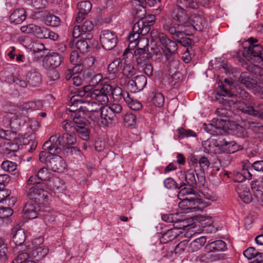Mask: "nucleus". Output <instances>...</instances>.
<instances>
[{
    "mask_svg": "<svg viewBox=\"0 0 263 263\" xmlns=\"http://www.w3.org/2000/svg\"><path fill=\"white\" fill-rule=\"evenodd\" d=\"M244 256L249 259H252L255 257L257 259L261 258L262 257V254L259 253L256 249L253 247H250L246 249L243 252Z\"/></svg>",
    "mask_w": 263,
    "mask_h": 263,
    "instance_id": "38",
    "label": "nucleus"
},
{
    "mask_svg": "<svg viewBox=\"0 0 263 263\" xmlns=\"http://www.w3.org/2000/svg\"><path fill=\"white\" fill-rule=\"evenodd\" d=\"M43 242V238L39 237L34 239L28 246V250L31 258L39 260L44 258L48 252V248L44 246H40Z\"/></svg>",
    "mask_w": 263,
    "mask_h": 263,
    "instance_id": "8",
    "label": "nucleus"
},
{
    "mask_svg": "<svg viewBox=\"0 0 263 263\" xmlns=\"http://www.w3.org/2000/svg\"><path fill=\"white\" fill-rule=\"evenodd\" d=\"M93 28V25L90 21H86L81 26L78 25L74 27L72 32L73 37L78 38L81 35L90 32Z\"/></svg>",
    "mask_w": 263,
    "mask_h": 263,
    "instance_id": "18",
    "label": "nucleus"
},
{
    "mask_svg": "<svg viewBox=\"0 0 263 263\" xmlns=\"http://www.w3.org/2000/svg\"><path fill=\"white\" fill-rule=\"evenodd\" d=\"M123 66V62L120 59H116L110 63L108 66L109 74L111 75V78L114 79L116 77L119 71L120 68Z\"/></svg>",
    "mask_w": 263,
    "mask_h": 263,
    "instance_id": "32",
    "label": "nucleus"
},
{
    "mask_svg": "<svg viewBox=\"0 0 263 263\" xmlns=\"http://www.w3.org/2000/svg\"><path fill=\"white\" fill-rule=\"evenodd\" d=\"M206 242V238L202 236L193 240L190 243L192 251H197L201 249Z\"/></svg>",
    "mask_w": 263,
    "mask_h": 263,
    "instance_id": "40",
    "label": "nucleus"
},
{
    "mask_svg": "<svg viewBox=\"0 0 263 263\" xmlns=\"http://www.w3.org/2000/svg\"><path fill=\"white\" fill-rule=\"evenodd\" d=\"M76 47L81 52L84 53L88 50V44L87 41L85 40H79L76 43Z\"/></svg>",
    "mask_w": 263,
    "mask_h": 263,
    "instance_id": "60",
    "label": "nucleus"
},
{
    "mask_svg": "<svg viewBox=\"0 0 263 263\" xmlns=\"http://www.w3.org/2000/svg\"><path fill=\"white\" fill-rule=\"evenodd\" d=\"M61 127L64 132L62 135L58 134L50 137L49 140L44 143L43 149L60 153L61 146L65 148L76 143L77 135L85 140L89 138L88 127L82 118L75 117L72 121L66 120L62 122Z\"/></svg>",
    "mask_w": 263,
    "mask_h": 263,
    "instance_id": "1",
    "label": "nucleus"
},
{
    "mask_svg": "<svg viewBox=\"0 0 263 263\" xmlns=\"http://www.w3.org/2000/svg\"><path fill=\"white\" fill-rule=\"evenodd\" d=\"M36 36L40 39H49L56 41L59 38L58 34L52 31L49 29L45 27H39Z\"/></svg>",
    "mask_w": 263,
    "mask_h": 263,
    "instance_id": "26",
    "label": "nucleus"
},
{
    "mask_svg": "<svg viewBox=\"0 0 263 263\" xmlns=\"http://www.w3.org/2000/svg\"><path fill=\"white\" fill-rule=\"evenodd\" d=\"M37 179L46 181L48 180L51 177V173L46 167L41 168L37 174Z\"/></svg>",
    "mask_w": 263,
    "mask_h": 263,
    "instance_id": "52",
    "label": "nucleus"
},
{
    "mask_svg": "<svg viewBox=\"0 0 263 263\" xmlns=\"http://www.w3.org/2000/svg\"><path fill=\"white\" fill-rule=\"evenodd\" d=\"M200 203L199 198H185L179 203V206L182 210H195L198 209V204Z\"/></svg>",
    "mask_w": 263,
    "mask_h": 263,
    "instance_id": "21",
    "label": "nucleus"
},
{
    "mask_svg": "<svg viewBox=\"0 0 263 263\" xmlns=\"http://www.w3.org/2000/svg\"><path fill=\"white\" fill-rule=\"evenodd\" d=\"M28 196L31 199L34 200L36 203L28 202L24 207L23 212L25 217L33 219L37 216V204L43 203L47 199L48 193L39 185H35L30 189Z\"/></svg>",
    "mask_w": 263,
    "mask_h": 263,
    "instance_id": "2",
    "label": "nucleus"
},
{
    "mask_svg": "<svg viewBox=\"0 0 263 263\" xmlns=\"http://www.w3.org/2000/svg\"><path fill=\"white\" fill-rule=\"evenodd\" d=\"M199 1L197 0H177L176 6L180 8L188 10L196 9L198 7Z\"/></svg>",
    "mask_w": 263,
    "mask_h": 263,
    "instance_id": "31",
    "label": "nucleus"
},
{
    "mask_svg": "<svg viewBox=\"0 0 263 263\" xmlns=\"http://www.w3.org/2000/svg\"><path fill=\"white\" fill-rule=\"evenodd\" d=\"M59 154L44 149L40 154L39 159L52 171L62 173L66 169V164L63 159L58 155Z\"/></svg>",
    "mask_w": 263,
    "mask_h": 263,
    "instance_id": "4",
    "label": "nucleus"
},
{
    "mask_svg": "<svg viewBox=\"0 0 263 263\" xmlns=\"http://www.w3.org/2000/svg\"><path fill=\"white\" fill-rule=\"evenodd\" d=\"M124 66L122 69V73L123 75L127 77H132L136 73V69L134 68V66L131 64H127L124 63Z\"/></svg>",
    "mask_w": 263,
    "mask_h": 263,
    "instance_id": "47",
    "label": "nucleus"
},
{
    "mask_svg": "<svg viewBox=\"0 0 263 263\" xmlns=\"http://www.w3.org/2000/svg\"><path fill=\"white\" fill-rule=\"evenodd\" d=\"M134 57L137 64L140 66L146 64L150 62V55L144 48L139 47L136 49Z\"/></svg>",
    "mask_w": 263,
    "mask_h": 263,
    "instance_id": "20",
    "label": "nucleus"
},
{
    "mask_svg": "<svg viewBox=\"0 0 263 263\" xmlns=\"http://www.w3.org/2000/svg\"><path fill=\"white\" fill-rule=\"evenodd\" d=\"M148 101H150L155 106L161 107L163 106L164 102V98L160 92H152L148 98Z\"/></svg>",
    "mask_w": 263,
    "mask_h": 263,
    "instance_id": "34",
    "label": "nucleus"
},
{
    "mask_svg": "<svg viewBox=\"0 0 263 263\" xmlns=\"http://www.w3.org/2000/svg\"><path fill=\"white\" fill-rule=\"evenodd\" d=\"M29 123V127L32 132L31 134H25L24 135V143L25 144L34 139L35 132L37 131L40 127V124L39 122L34 119H30Z\"/></svg>",
    "mask_w": 263,
    "mask_h": 263,
    "instance_id": "24",
    "label": "nucleus"
},
{
    "mask_svg": "<svg viewBox=\"0 0 263 263\" xmlns=\"http://www.w3.org/2000/svg\"><path fill=\"white\" fill-rule=\"evenodd\" d=\"M239 80L242 84H244L247 88H253L256 87V84L253 81L251 82L250 79L245 74H242L239 78Z\"/></svg>",
    "mask_w": 263,
    "mask_h": 263,
    "instance_id": "53",
    "label": "nucleus"
},
{
    "mask_svg": "<svg viewBox=\"0 0 263 263\" xmlns=\"http://www.w3.org/2000/svg\"><path fill=\"white\" fill-rule=\"evenodd\" d=\"M14 235L13 236V240L15 244L17 246L22 245L26 239V235L23 229H18L14 228L13 230Z\"/></svg>",
    "mask_w": 263,
    "mask_h": 263,
    "instance_id": "36",
    "label": "nucleus"
},
{
    "mask_svg": "<svg viewBox=\"0 0 263 263\" xmlns=\"http://www.w3.org/2000/svg\"><path fill=\"white\" fill-rule=\"evenodd\" d=\"M179 178L184 179L185 182H183V185H189L192 187L203 186L205 183V178L203 171L196 173L193 169H189L181 172Z\"/></svg>",
    "mask_w": 263,
    "mask_h": 263,
    "instance_id": "6",
    "label": "nucleus"
},
{
    "mask_svg": "<svg viewBox=\"0 0 263 263\" xmlns=\"http://www.w3.org/2000/svg\"><path fill=\"white\" fill-rule=\"evenodd\" d=\"M215 121L213 120L212 123L210 124L204 123L203 125V128L205 132L210 133L211 135L218 134V131L216 130V128L214 125Z\"/></svg>",
    "mask_w": 263,
    "mask_h": 263,
    "instance_id": "55",
    "label": "nucleus"
},
{
    "mask_svg": "<svg viewBox=\"0 0 263 263\" xmlns=\"http://www.w3.org/2000/svg\"><path fill=\"white\" fill-rule=\"evenodd\" d=\"M108 106V109L111 113H114L115 117L117 115L120 114L122 110V106L118 103H113Z\"/></svg>",
    "mask_w": 263,
    "mask_h": 263,
    "instance_id": "57",
    "label": "nucleus"
},
{
    "mask_svg": "<svg viewBox=\"0 0 263 263\" xmlns=\"http://www.w3.org/2000/svg\"><path fill=\"white\" fill-rule=\"evenodd\" d=\"M125 92V91H122L121 88L115 87H113L111 95L114 99H119L121 97L123 98V95Z\"/></svg>",
    "mask_w": 263,
    "mask_h": 263,
    "instance_id": "64",
    "label": "nucleus"
},
{
    "mask_svg": "<svg viewBox=\"0 0 263 263\" xmlns=\"http://www.w3.org/2000/svg\"><path fill=\"white\" fill-rule=\"evenodd\" d=\"M147 83V79L143 75L138 76L136 77L132 81V85H134L136 90L140 91L142 90Z\"/></svg>",
    "mask_w": 263,
    "mask_h": 263,
    "instance_id": "37",
    "label": "nucleus"
},
{
    "mask_svg": "<svg viewBox=\"0 0 263 263\" xmlns=\"http://www.w3.org/2000/svg\"><path fill=\"white\" fill-rule=\"evenodd\" d=\"M236 190L239 198L243 202L249 203L252 201V195L246 184L239 183L237 185Z\"/></svg>",
    "mask_w": 263,
    "mask_h": 263,
    "instance_id": "17",
    "label": "nucleus"
},
{
    "mask_svg": "<svg viewBox=\"0 0 263 263\" xmlns=\"http://www.w3.org/2000/svg\"><path fill=\"white\" fill-rule=\"evenodd\" d=\"M63 60V58L56 52H51L46 55L42 60V66L47 70H52L59 67Z\"/></svg>",
    "mask_w": 263,
    "mask_h": 263,
    "instance_id": "12",
    "label": "nucleus"
},
{
    "mask_svg": "<svg viewBox=\"0 0 263 263\" xmlns=\"http://www.w3.org/2000/svg\"><path fill=\"white\" fill-rule=\"evenodd\" d=\"M225 85L221 84L219 86L221 95L223 97H230L232 96V93L230 91V87L232 82L228 79H225Z\"/></svg>",
    "mask_w": 263,
    "mask_h": 263,
    "instance_id": "39",
    "label": "nucleus"
},
{
    "mask_svg": "<svg viewBox=\"0 0 263 263\" xmlns=\"http://www.w3.org/2000/svg\"><path fill=\"white\" fill-rule=\"evenodd\" d=\"M239 107L242 112L263 120V103H258L253 106L243 102Z\"/></svg>",
    "mask_w": 263,
    "mask_h": 263,
    "instance_id": "14",
    "label": "nucleus"
},
{
    "mask_svg": "<svg viewBox=\"0 0 263 263\" xmlns=\"http://www.w3.org/2000/svg\"><path fill=\"white\" fill-rule=\"evenodd\" d=\"M123 99L128 106L133 110H139L142 108V104L138 101L133 99L128 92H125Z\"/></svg>",
    "mask_w": 263,
    "mask_h": 263,
    "instance_id": "28",
    "label": "nucleus"
},
{
    "mask_svg": "<svg viewBox=\"0 0 263 263\" xmlns=\"http://www.w3.org/2000/svg\"><path fill=\"white\" fill-rule=\"evenodd\" d=\"M91 7V4L89 1L81 2L78 5V11L86 15L90 11Z\"/></svg>",
    "mask_w": 263,
    "mask_h": 263,
    "instance_id": "46",
    "label": "nucleus"
},
{
    "mask_svg": "<svg viewBox=\"0 0 263 263\" xmlns=\"http://www.w3.org/2000/svg\"><path fill=\"white\" fill-rule=\"evenodd\" d=\"M171 16L174 21L180 23L179 25H182L185 27L186 24L190 21L186 10L180 8L177 6L173 9Z\"/></svg>",
    "mask_w": 263,
    "mask_h": 263,
    "instance_id": "16",
    "label": "nucleus"
},
{
    "mask_svg": "<svg viewBox=\"0 0 263 263\" xmlns=\"http://www.w3.org/2000/svg\"><path fill=\"white\" fill-rule=\"evenodd\" d=\"M181 233L177 229H173L168 230L163 236V238L167 241H171L176 238Z\"/></svg>",
    "mask_w": 263,
    "mask_h": 263,
    "instance_id": "49",
    "label": "nucleus"
},
{
    "mask_svg": "<svg viewBox=\"0 0 263 263\" xmlns=\"http://www.w3.org/2000/svg\"><path fill=\"white\" fill-rule=\"evenodd\" d=\"M70 61L71 64H75L81 63V59L79 52L76 50H73L70 55Z\"/></svg>",
    "mask_w": 263,
    "mask_h": 263,
    "instance_id": "63",
    "label": "nucleus"
},
{
    "mask_svg": "<svg viewBox=\"0 0 263 263\" xmlns=\"http://www.w3.org/2000/svg\"><path fill=\"white\" fill-rule=\"evenodd\" d=\"M252 176V175L249 170L244 167L242 173L238 172L235 175V181L241 182L246 179H251Z\"/></svg>",
    "mask_w": 263,
    "mask_h": 263,
    "instance_id": "41",
    "label": "nucleus"
},
{
    "mask_svg": "<svg viewBox=\"0 0 263 263\" xmlns=\"http://www.w3.org/2000/svg\"><path fill=\"white\" fill-rule=\"evenodd\" d=\"M27 2L29 5L35 9L44 8L46 4L45 0H27Z\"/></svg>",
    "mask_w": 263,
    "mask_h": 263,
    "instance_id": "56",
    "label": "nucleus"
},
{
    "mask_svg": "<svg viewBox=\"0 0 263 263\" xmlns=\"http://www.w3.org/2000/svg\"><path fill=\"white\" fill-rule=\"evenodd\" d=\"M208 252L223 251L227 249V245L224 241L221 240H217L208 243L206 246Z\"/></svg>",
    "mask_w": 263,
    "mask_h": 263,
    "instance_id": "25",
    "label": "nucleus"
},
{
    "mask_svg": "<svg viewBox=\"0 0 263 263\" xmlns=\"http://www.w3.org/2000/svg\"><path fill=\"white\" fill-rule=\"evenodd\" d=\"M252 190L254 192L255 196L258 198L263 195L262 192L260 189L257 181H252L251 183Z\"/></svg>",
    "mask_w": 263,
    "mask_h": 263,
    "instance_id": "59",
    "label": "nucleus"
},
{
    "mask_svg": "<svg viewBox=\"0 0 263 263\" xmlns=\"http://www.w3.org/2000/svg\"><path fill=\"white\" fill-rule=\"evenodd\" d=\"M217 146L225 148L230 153H233L241 148L240 146L236 144L235 142L233 141H228L225 139L220 141V144H217Z\"/></svg>",
    "mask_w": 263,
    "mask_h": 263,
    "instance_id": "30",
    "label": "nucleus"
},
{
    "mask_svg": "<svg viewBox=\"0 0 263 263\" xmlns=\"http://www.w3.org/2000/svg\"><path fill=\"white\" fill-rule=\"evenodd\" d=\"M77 96H78L77 95L71 98L70 100V103L71 104V107L82 104V105L80 106V108L83 109L85 111L94 112L101 110L102 107H100L99 104L94 100L90 101L84 99L79 100L77 98Z\"/></svg>",
    "mask_w": 263,
    "mask_h": 263,
    "instance_id": "10",
    "label": "nucleus"
},
{
    "mask_svg": "<svg viewBox=\"0 0 263 263\" xmlns=\"http://www.w3.org/2000/svg\"><path fill=\"white\" fill-rule=\"evenodd\" d=\"M190 21L186 24V27H188L192 30H196L199 31L203 30L206 22L204 18L199 14H194L189 16Z\"/></svg>",
    "mask_w": 263,
    "mask_h": 263,
    "instance_id": "15",
    "label": "nucleus"
},
{
    "mask_svg": "<svg viewBox=\"0 0 263 263\" xmlns=\"http://www.w3.org/2000/svg\"><path fill=\"white\" fill-rule=\"evenodd\" d=\"M39 27L40 26L31 24L26 26H22L21 28V30L22 32L26 33H32L36 36L37 32L39 31Z\"/></svg>",
    "mask_w": 263,
    "mask_h": 263,
    "instance_id": "45",
    "label": "nucleus"
},
{
    "mask_svg": "<svg viewBox=\"0 0 263 263\" xmlns=\"http://www.w3.org/2000/svg\"><path fill=\"white\" fill-rule=\"evenodd\" d=\"M100 116L101 124L106 126L111 125L116 119L114 113L108 110L107 106L101 107Z\"/></svg>",
    "mask_w": 263,
    "mask_h": 263,
    "instance_id": "19",
    "label": "nucleus"
},
{
    "mask_svg": "<svg viewBox=\"0 0 263 263\" xmlns=\"http://www.w3.org/2000/svg\"><path fill=\"white\" fill-rule=\"evenodd\" d=\"M28 253H20L13 260V263H36L35 261H32Z\"/></svg>",
    "mask_w": 263,
    "mask_h": 263,
    "instance_id": "42",
    "label": "nucleus"
},
{
    "mask_svg": "<svg viewBox=\"0 0 263 263\" xmlns=\"http://www.w3.org/2000/svg\"><path fill=\"white\" fill-rule=\"evenodd\" d=\"M26 122V119H23L22 120L16 121L14 119L13 117H10V115L6 114L3 117L2 122L4 127L8 128L11 127L15 128V125L18 124L20 126L24 125Z\"/></svg>",
    "mask_w": 263,
    "mask_h": 263,
    "instance_id": "29",
    "label": "nucleus"
},
{
    "mask_svg": "<svg viewBox=\"0 0 263 263\" xmlns=\"http://www.w3.org/2000/svg\"><path fill=\"white\" fill-rule=\"evenodd\" d=\"M77 95L84 97L86 99L90 98L91 100L97 101L101 104H105L108 102V98L106 95L99 89H94L91 85H87L79 89L77 92Z\"/></svg>",
    "mask_w": 263,
    "mask_h": 263,
    "instance_id": "7",
    "label": "nucleus"
},
{
    "mask_svg": "<svg viewBox=\"0 0 263 263\" xmlns=\"http://www.w3.org/2000/svg\"><path fill=\"white\" fill-rule=\"evenodd\" d=\"M26 79L28 84L32 87L38 86L42 82L41 74L35 70L29 71L26 74Z\"/></svg>",
    "mask_w": 263,
    "mask_h": 263,
    "instance_id": "22",
    "label": "nucleus"
},
{
    "mask_svg": "<svg viewBox=\"0 0 263 263\" xmlns=\"http://www.w3.org/2000/svg\"><path fill=\"white\" fill-rule=\"evenodd\" d=\"M249 44L248 48H245L242 54L245 57L250 60L252 57L260 59L261 54L263 51L262 45L257 44L258 40L253 37H250L248 40Z\"/></svg>",
    "mask_w": 263,
    "mask_h": 263,
    "instance_id": "11",
    "label": "nucleus"
},
{
    "mask_svg": "<svg viewBox=\"0 0 263 263\" xmlns=\"http://www.w3.org/2000/svg\"><path fill=\"white\" fill-rule=\"evenodd\" d=\"M149 30V26L147 24H145L143 21L141 20L135 23L133 27V32H139L142 36L147 34Z\"/></svg>",
    "mask_w": 263,
    "mask_h": 263,
    "instance_id": "35",
    "label": "nucleus"
},
{
    "mask_svg": "<svg viewBox=\"0 0 263 263\" xmlns=\"http://www.w3.org/2000/svg\"><path fill=\"white\" fill-rule=\"evenodd\" d=\"M42 101L37 100L24 103L20 107H16L11 104H6L3 109L6 114L14 118L16 121L26 119L25 116L31 111L40 109L43 107Z\"/></svg>",
    "mask_w": 263,
    "mask_h": 263,
    "instance_id": "3",
    "label": "nucleus"
},
{
    "mask_svg": "<svg viewBox=\"0 0 263 263\" xmlns=\"http://www.w3.org/2000/svg\"><path fill=\"white\" fill-rule=\"evenodd\" d=\"M13 81L15 85L21 87L25 88L27 87V85H28L26 79H25V80L24 78L20 74L14 76L13 78Z\"/></svg>",
    "mask_w": 263,
    "mask_h": 263,
    "instance_id": "54",
    "label": "nucleus"
},
{
    "mask_svg": "<svg viewBox=\"0 0 263 263\" xmlns=\"http://www.w3.org/2000/svg\"><path fill=\"white\" fill-rule=\"evenodd\" d=\"M217 144H220V141H218L216 140H212L211 141L210 140H207L205 141H204L202 143V145L204 147L205 149V151L207 153H210L212 152V149L211 148V145H215L216 146H217Z\"/></svg>",
    "mask_w": 263,
    "mask_h": 263,
    "instance_id": "58",
    "label": "nucleus"
},
{
    "mask_svg": "<svg viewBox=\"0 0 263 263\" xmlns=\"http://www.w3.org/2000/svg\"><path fill=\"white\" fill-rule=\"evenodd\" d=\"M25 11L23 9H18L10 15V20L11 23L15 24L22 23L26 19Z\"/></svg>",
    "mask_w": 263,
    "mask_h": 263,
    "instance_id": "27",
    "label": "nucleus"
},
{
    "mask_svg": "<svg viewBox=\"0 0 263 263\" xmlns=\"http://www.w3.org/2000/svg\"><path fill=\"white\" fill-rule=\"evenodd\" d=\"M217 101L221 104L225 106L232 107L233 106L234 108L240 110V107L239 105L243 103V102L240 101H235L230 98H224L222 97H219L216 99Z\"/></svg>",
    "mask_w": 263,
    "mask_h": 263,
    "instance_id": "33",
    "label": "nucleus"
},
{
    "mask_svg": "<svg viewBox=\"0 0 263 263\" xmlns=\"http://www.w3.org/2000/svg\"><path fill=\"white\" fill-rule=\"evenodd\" d=\"M235 129L234 130V133L238 137H245L247 135L246 130L241 126L237 124L235 126Z\"/></svg>",
    "mask_w": 263,
    "mask_h": 263,
    "instance_id": "61",
    "label": "nucleus"
},
{
    "mask_svg": "<svg viewBox=\"0 0 263 263\" xmlns=\"http://www.w3.org/2000/svg\"><path fill=\"white\" fill-rule=\"evenodd\" d=\"M60 22L59 17L53 15H47L45 19L46 24L52 27L58 26L60 24Z\"/></svg>",
    "mask_w": 263,
    "mask_h": 263,
    "instance_id": "50",
    "label": "nucleus"
},
{
    "mask_svg": "<svg viewBox=\"0 0 263 263\" xmlns=\"http://www.w3.org/2000/svg\"><path fill=\"white\" fill-rule=\"evenodd\" d=\"M123 119L125 124L129 126L134 127L137 123V118L135 115L132 113H126L123 117Z\"/></svg>",
    "mask_w": 263,
    "mask_h": 263,
    "instance_id": "43",
    "label": "nucleus"
},
{
    "mask_svg": "<svg viewBox=\"0 0 263 263\" xmlns=\"http://www.w3.org/2000/svg\"><path fill=\"white\" fill-rule=\"evenodd\" d=\"M13 214L12 210L8 207H0V218H5Z\"/></svg>",
    "mask_w": 263,
    "mask_h": 263,
    "instance_id": "62",
    "label": "nucleus"
},
{
    "mask_svg": "<svg viewBox=\"0 0 263 263\" xmlns=\"http://www.w3.org/2000/svg\"><path fill=\"white\" fill-rule=\"evenodd\" d=\"M152 37L158 40L167 52L166 56L168 57L174 53L177 50L178 45L174 41L170 40L168 36L162 32L153 31L152 33Z\"/></svg>",
    "mask_w": 263,
    "mask_h": 263,
    "instance_id": "9",
    "label": "nucleus"
},
{
    "mask_svg": "<svg viewBox=\"0 0 263 263\" xmlns=\"http://www.w3.org/2000/svg\"><path fill=\"white\" fill-rule=\"evenodd\" d=\"M1 167L5 171L11 172L14 171L16 169L17 164L15 162L6 160L2 163Z\"/></svg>",
    "mask_w": 263,
    "mask_h": 263,
    "instance_id": "51",
    "label": "nucleus"
},
{
    "mask_svg": "<svg viewBox=\"0 0 263 263\" xmlns=\"http://www.w3.org/2000/svg\"><path fill=\"white\" fill-rule=\"evenodd\" d=\"M117 37L115 33L109 30H104L100 35V42L103 48L111 50L117 44Z\"/></svg>",
    "mask_w": 263,
    "mask_h": 263,
    "instance_id": "13",
    "label": "nucleus"
},
{
    "mask_svg": "<svg viewBox=\"0 0 263 263\" xmlns=\"http://www.w3.org/2000/svg\"><path fill=\"white\" fill-rule=\"evenodd\" d=\"M140 33L139 32H133L130 33L128 36V41L129 44L132 45V47H135L136 46H141L140 45L141 43H144L143 46H147L148 44V40L144 37H140Z\"/></svg>",
    "mask_w": 263,
    "mask_h": 263,
    "instance_id": "23",
    "label": "nucleus"
},
{
    "mask_svg": "<svg viewBox=\"0 0 263 263\" xmlns=\"http://www.w3.org/2000/svg\"><path fill=\"white\" fill-rule=\"evenodd\" d=\"M174 21L172 17L165 18L163 23V29L172 35L174 40L182 43V40L184 39V36L190 35V33L185 29V26L175 24Z\"/></svg>",
    "mask_w": 263,
    "mask_h": 263,
    "instance_id": "5",
    "label": "nucleus"
},
{
    "mask_svg": "<svg viewBox=\"0 0 263 263\" xmlns=\"http://www.w3.org/2000/svg\"><path fill=\"white\" fill-rule=\"evenodd\" d=\"M178 138L183 139L185 137H196V134L191 129H185L182 127L179 128L177 129Z\"/></svg>",
    "mask_w": 263,
    "mask_h": 263,
    "instance_id": "48",
    "label": "nucleus"
},
{
    "mask_svg": "<svg viewBox=\"0 0 263 263\" xmlns=\"http://www.w3.org/2000/svg\"><path fill=\"white\" fill-rule=\"evenodd\" d=\"M50 185L53 190L62 191L65 189L64 182L59 178H53L50 181Z\"/></svg>",
    "mask_w": 263,
    "mask_h": 263,
    "instance_id": "44",
    "label": "nucleus"
}]
</instances>
